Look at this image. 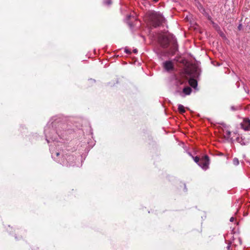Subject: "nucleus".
Wrapping results in <instances>:
<instances>
[{
	"mask_svg": "<svg viewBox=\"0 0 250 250\" xmlns=\"http://www.w3.org/2000/svg\"><path fill=\"white\" fill-rule=\"evenodd\" d=\"M189 155L191 156H192L194 161L198 164V163H199V161L200 160L199 157H198V156H195V157H193L191 154L190 153H188Z\"/></svg>",
	"mask_w": 250,
	"mask_h": 250,
	"instance_id": "nucleus-12",
	"label": "nucleus"
},
{
	"mask_svg": "<svg viewBox=\"0 0 250 250\" xmlns=\"http://www.w3.org/2000/svg\"><path fill=\"white\" fill-rule=\"evenodd\" d=\"M53 119V118L51 119L44 128V133L45 140L48 144L51 142H62L64 140L63 138L64 137V133L65 131L62 129L65 125L59 123L56 121V119L51 122Z\"/></svg>",
	"mask_w": 250,
	"mask_h": 250,
	"instance_id": "nucleus-1",
	"label": "nucleus"
},
{
	"mask_svg": "<svg viewBox=\"0 0 250 250\" xmlns=\"http://www.w3.org/2000/svg\"><path fill=\"white\" fill-rule=\"evenodd\" d=\"M233 164L235 166H238L239 164V161L237 158H234L233 159Z\"/></svg>",
	"mask_w": 250,
	"mask_h": 250,
	"instance_id": "nucleus-15",
	"label": "nucleus"
},
{
	"mask_svg": "<svg viewBox=\"0 0 250 250\" xmlns=\"http://www.w3.org/2000/svg\"><path fill=\"white\" fill-rule=\"evenodd\" d=\"M51 152V156L56 162L60 163L62 165L66 167L73 166L75 164V157L72 155H63L62 158L60 159L59 156L60 152L54 151L50 150Z\"/></svg>",
	"mask_w": 250,
	"mask_h": 250,
	"instance_id": "nucleus-2",
	"label": "nucleus"
},
{
	"mask_svg": "<svg viewBox=\"0 0 250 250\" xmlns=\"http://www.w3.org/2000/svg\"><path fill=\"white\" fill-rule=\"evenodd\" d=\"M112 3V1L111 0H106L104 1V4L107 6H110Z\"/></svg>",
	"mask_w": 250,
	"mask_h": 250,
	"instance_id": "nucleus-14",
	"label": "nucleus"
},
{
	"mask_svg": "<svg viewBox=\"0 0 250 250\" xmlns=\"http://www.w3.org/2000/svg\"><path fill=\"white\" fill-rule=\"evenodd\" d=\"M178 50V45L177 42L174 41L172 45V54L174 55Z\"/></svg>",
	"mask_w": 250,
	"mask_h": 250,
	"instance_id": "nucleus-9",
	"label": "nucleus"
},
{
	"mask_svg": "<svg viewBox=\"0 0 250 250\" xmlns=\"http://www.w3.org/2000/svg\"><path fill=\"white\" fill-rule=\"evenodd\" d=\"M245 124H248L247 126H245L244 125H242L243 128L245 130H248L250 129V120H249L248 122L245 123Z\"/></svg>",
	"mask_w": 250,
	"mask_h": 250,
	"instance_id": "nucleus-11",
	"label": "nucleus"
},
{
	"mask_svg": "<svg viewBox=\"0 0 250 250\" xmlns=\"http://www.w3.org/2000/svg\"><path fill=\"white\" fill-rule=\"evenodd\" d=\"M185 189L187 190L186 187V186H185Z\"/></svg>",
	"mask_w": 250,
	"mask_h": 250,
	"instance_id": "nucleus-26",
	"label": "nucleus"
},
{
	"mask_svg": "<svg viewBox=\"0 0 250 250\" xmlns=\"http://www.w3.org/2000/svg\"><path fill=\"white\" fill-rule=\"evenodd\" d=\"M184 84V82L177 80L176 82V85L177 87L176 89L174 91V94L175 95H180L182 97H184L187 95H189L191 92V89L190 87L187 86L183 88L182 91V88L180 87L181 85Z\"/></svg>",
	"mask_w": 250,
	"mask_h": 250,
	"instance_id": "nucleus-4",
	"label": "nucleus"
},
{
	"mask_svg": "<svg viewBox=\"0 0 250 250\" xmlns=\"http://www.w3.org/2000/svg\"><path fill=\"white\" fill-rule=\"evenodd\" d=\"M230 246H231V243L230 242V243H229L228 244V246H227V248L228 250H229V249H230Z\"/></svg>",
	"mask_w": 250,
	"mask_h": 250,
	"instance_id": "nucleus-19",
	"label": "nucleus"
},
{
	"mask_svg": "<svg viewBox=\"0 0 250 250\" xmlns=\"http://www.w3.org/2000/svg\"><path fill=\"white\" fill-rule=\"evenodd\" d=\"M239 241L240 242V244L242 243L241 239L240 238H239Z\"/></svg>",
	"mask_w": 250,
	"mask_h": 250,
	"instance_id": "nucleus-23",
	"label": "nucleus"
},
{
	"mask_svg": "<svg viewBox=\"0 0 250 250\" xmlns=\"http://www.w3.org/2000/svg\"><path fill=\"white\" fill-rule=\"evenodd\" d=\"M188 83L194 89H196L197 86V81L193 78L190 79L188 81Z\"/></svg>",
	"mask_w": 250,
	"mask_h": 250,
	"instance_id": "nucleus-8",
	"label": "nucleus"
},
{
	"mask_svg": "<svg viewBox=\"0 0 250 250\" xmlns=\"http://www.w3.org/2000/svg\"><path fill=\"white\" fill-rule=\"evenodd\" d=\"M240 109V106L239 105L234 106L232 105L230 107V109L232 111H236Z\"/></svg>",
	"mask_w": 250,
	"mask_h": 250,
	"instance_id": "nucleus-13",
	"label": "nucleus"
},
{
	"mask_svg": "<svg viewBox=\"0 0 250 250\" xmlns=\"http://www.w3.org/2000/svg\"><path fill=\"white\" fill-rule=\"evenodd\" d=\"M209 159L208 155H205L200 159L198 165L203 169L206 170L209 167Z\"/></svg>",
	"mask_w": 250,
	"mask_h": 250,
	"instance_id": "nucleus-5",
	"label": "nucleus"
},
{
	"mask_svg": "<svg viewBox=\"0 0 250 250\" xmlns=\"http://www.w3.org/2000/svg\"><path fill=\"white\" fill-rule=\"evenodd\" d=\"M163 66L167 71L172 70L174 68L173 63L171 61H166L163 63Z\"/></svg>",
	"mask_w": 250,
	"mask_h": 250,
	"instance_id": "nucleus-6",
	"label": "nucleus"
},
{
	"mask_svg": "<svg viewBox=\"0 0 250 250\" xmlns=\"http://www.w3.org/2000/svg\"><path fill=\"white\" fill-rule=\"evenodd\" d=\"M127 23L131 28L133 27V25L132 22H131L130 21H127Z\"/></svg>",
	"mask_w": 250,
	"mask_h": 250,
	"instance_id": "nucleus-18",
	"label": "nucleus"
},
{
	"mask_svg": "<svg viewBox=\"0 0 250 250\" xmlns=\"http://www.w3.org/2000/svg\"><path fill=\"white\" fill-rule=\"evenodd\" d=\"M234 218H233V217H231L230 218L229 221H230V222H233V221H234Z\"/></svg>",
	"mask_w": 250,
	"mask_h": 250,
	"instance_id": "nucleus-21",
	"label": "nucleus"
},
{
	"mask_svg": "<svg viewBox=\"0 0 250 250\" xmlns=\"http://www.w3.org/2000/svg\"><path fill=\"white\" fill-rule=\"evenodd\" d=\"M147 18L150 24L154 28L162 26L166 19L159 12L150 11L147 13Z\"/></svg>",
	"mask_w": 250,
	"mask_h": 250,
	"instance_id": "nucleus-3",
	"label": "nucleus"
},
{
	"mask_svg": "<svg viewBox=\"0 0 250 250\" xmlns=\"http://www.w3.org/2000/svg\"><path fill=\"white\" fill-rule=\"evenodd\" d=\"M230 134L231 132L230 131L228 130L226 132V135L225 136L227 138H229L230 137Z\"/></svg>",
	"mask_w": 250,
	"mask_h": 250,
	"instance_id": "nucleus-16",
	"label": "nucleus"
},
{
	"mask_svg": "<svg viewBox=\"0 0 250 250\" xmlns=\"http://www.w3.org/2000/svg\"><path fill=\"white\" fill-rule=\"evenodd\" d=\"M178 109L179 112L181 114H183L186 112L185 107L181 104H179L178 105Z\"/></svg>",
	"mask_w": 250,
	"mask_h": 250,
	"instance_id": "nucleus-10",
	"label": "nucleus"
},
{
	"mask_svg": "<svg viewBox=\"0 0 250 250\" xmlns=\"http://www.w3.org/2000/svg\"><path fill=\"white\" fill-rule=\"evenodd\" d=\"M125 52L126 53V54H131V51L129 49H127V48H125Z\"/></svg>",
	"mask_w": 250,
	"mask_h": 250,
	"instance_id": "nucleus-17",
	"label": "nucleus"
},
{
	"mask_svg": "<svg viewBox=\"0 0 250 250\" xmlns=\"http://www.w3.org/2000/svg\"><path fill=\"white\" fill-rule=\"evenodd\" d=\"M133 53H135V54H136V53H137L138 52V50H137V49H134L133 50Z\"/></svg>",
	"mask_w": 250,
	"mask_h": 250,
	"instance_id": "nucleus-20",
	"label": "nucleus"
},
{
	"mask_svg": "<svg viewBox=\"0 0 250 250\" xmlns=\"http://www.w3.org/2000/svg\"><path fill=\"white\" fill-rule=\"evenodd\" d=\"M238 29H239V30H240V29H241V24H239V25L238 26Z\"/></svg>",
	"mask_w": 250,
	"mask_h": 250,
	"instance_id": "nucleus-22",
	"label": "nucleus"
},
{
	"mask_svg": "<svg viewBox=\"0 0 250 250\" xmlns=\"http://www.w3.org/2000/svg\"><path fill=\"white\" fill-rule=\"evenodd\" d=\"M90 81H93V82H95V80L90 79Z\"/></svg>",
	"mask_w": 250,
	"mask_h": 250,
	"instance_id": "nucleus-24",
	"label": "nucleus"
},
{
	"mask_svg": "<svg viewBox=\"0 0 250 250\" xmlns=\"http://www.w3.org/2000/svg\"><path fill=\"white\" fill-rule=\"evenodd\" d=\"M237 141L242 145H247L250 143V139L245 137H237Z\"/></svg>",
	"mask_w": 250,
	"mask_h": 250,
	"instance_id": "nucleus-7",
	"label": "nucleus"
},
{
	"mask_svg": "<svg viewBox=\"0 0 250 250\" xmlns=\"http://www.w3.org/2000/svg\"><path fill=\"white\" fill-rule=\"evenodd\" d=\"M130 17H131V16H128V19H129Z\"/></svg>",
	"mask_w": 250,
	"mask_h": 250,
	"instance_id": "nucleus-25",
	"label": "nucleus"
}]
</instances>
